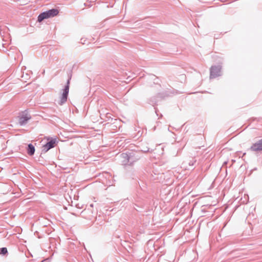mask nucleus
<instances>
[{
	"instance_id": "17",
	"label": "nucleus",
	"mask_w": 262,
	"mask_h": 262,
	"mask_svg": "<svg viewBox=\"0 0 262 262\" xmlns=\"http://www.w3.org/2000/svg\"><path fill=\"white\" fill-rule=\"evenodd\" d=\"M100 117H101V119H103L102 117H101V114H100Z\"/></svg>"
},
{
	"instance_id": "5",
	"label": "nucleus",
	"mask_w": 262,
	"mask_h": 262,
	"mask_svg": "<svg viewBox=\"0 0 262 262\" xmlns=\"http://www.w3.org/2000/svg\"><path fill=\"white\" fill-rule=\"evenodd\" d=\"M31 119V116L28 114L27 110H25L18 116V123L20 126H24L26 125L28 123V121Z\"/></svg>"
},
{
	"instance_id": "14",
	"label": "nucleus",
	"mask_w": 262,
	"mask_h": 262,
	"mask_svg": "<svg viewBox=\"0 0 262 262\" xmlns=\"http://www.w3.org/2000/svg\"><path fill=\"white\" fill-rule=\"evenodd\" d=\"M141 151L143 152H151L152 151V150H151V151H150L149 148H148L147 147H146V148H142L141 149Z\"/></svg>"
},
{
	"instance_id": "9",
	"label": "nucleus",
	"mask_w": 262,
	"mask_h": 262,
	"mask_svg": "<svg viewBox=\"0 0 262 262\" xmlns=\"http://www.w3.org/2000/svg\"><path fill=\"white\" fill-rule=\"evenodd\" d=\"M121 159V163L122 165H129V156L128 152L122 153L120 155Z\"/></svg>"
},
{
	"instance_id": "4",
	"label": "nucleus",
	"mask_w": 262,
	"mask_h": 262,
	"mask_svg": "<svg viewBox=\"0 0 262 262\" xmlns=\"http://www.w3.org/2000/svg\"><path fill=\"white\" fill-rule=\"evenodd\" d=\"M148 83L150 86L155 92L159 91L161 89V85L158 83L159 79L155 75L151 76L149 78Z\"/></svg>"
},
{
	"instance_id": "1",
	"label": "nucleus",
	"mask_w": 262,
	"mask_h": 262,
	"mask_svg": "<svg viewBox=\"0 0 262 262\" xmlns=\"http://www.w3.org/2000/svg\"><path fill=\"white\" fill-rule=\"evenodd\" d=\"M58 13L59 10L57 9L53 8L50 9L39 14L37 17V21L40 23L45 19L53 17L57 15Z\"/></svg>"
},
{
	"instance_id": "7",
	"label": "nucleus",
	"mask_w": 262,
	"mask_h": 262,
	"mask_svg": "<svg viewBox=\"0 0 262 262\" xmlns=\"http://www.w3.org/2000/svg\"><path fill=\"white\" fill-rule=\"evenodd\" d=\"M128 155L129 156V166L133 165L141 158V156L138 152H128Z\"/></svg>"
},
{
	"instance_id": "8",
	"label": "nucleus",
	"mask_w": 262,
	"mask_h": 262,
	"mask_svg": "<svg viewBox=\"0 0 262 262\" xmlns=\"http://www.w3.org/2000/svg\"><path fill=\"white\" fill-rule=\"evenodd\" d=\"M167 95L165 93H158L157 96L151 98L149 100V103L152 105H156L158 103L157 98L163 99L167 97Z\"/></svg>"
},
{
	"instance_id": "2",
	"label": "nucleus",
	"mask_w": 262,
	"mask_h": 262,
	"mask_svg": "<svg viewBox=\"0 0 262 262\" xmlns=\"http://www.w3.org/2000/svg\"><path fill=\"white\" fill-rule=\"evenodd\" d=\"M72 77V74H70L69 75V78L67 81V83L66 85L64 86V89H63V92L60 98V100L58 102V104L60 105H63L64 103H65L68 99V96L69 92V87H70V80L71 79Z\"/></svg>"
},
{
	"instance_id": "3",
	"label": "nucleus",
	"mask_w": 262,
	"mask_h": 262,
	"mask_svg": "<svg viewBox=\"0 0 262 262\" xmlns=\"http://www.w3.org/2000/svg\"><path fill=\"white\" fill-rule=\"evenodd\" d=\"M58 143L57 138H48L47 142L42 146V151L44 152H47L52 148H54Z\"/></svg>"
},
{
	"instance_id": "11",
	"label": "nucleus",
	"mask_w": 262,
	"mask_h": 262,
	"mask_svg": "<svg viewBox=\"0 0 262 262\" xmlns=\"http://www.w3.org/2000/svg\"><path fill=\"white\" fill-rule=\"evenodd\" d=\"M35 151V149L34 146L31 143L29 144L27 147L28 154L30 156H32L34 154Z\"/></svg>"
},
{
	"instance_id": "13",
	"label": "nucleus",
	"mask_w": 262,
	"mask_h": 262,
	"mask_svg": "<svg viewBox=\"0 0 262 262\" xmlns=\"http://www.w3.org/2000/svg\"><path fill=\"white\" fill-rule=\"evenodd\" d=\"M196 161V160L195 159V158H192V159L190 160L188 163L189 166H192L194 165V163H195Z\"/></svg>"
},
{
	"instance_id": "10",
	"label": "nucleus",
	"mask_w": 262,
	"mask_h": 262,
	"mask_svg": "<svg viewBox=\"0 0 262 262\" xmlns=\"http://www.w3.org/2000/svg\"><path fill=\"white\" fill-rule=\"evenodd\" d=\"M250 150L253 151H262V139L254 143L251 147Z\"/></svg>"
},
{
	"instance_id": "12",
	"label": "nucleus",
	"mask_w": 262,
	"mask_h": 262,
	"mask_svg": "<svg viewBox=\"0 0 262 262\" xmlns=\"http://www.w3.org/2000/svg\"><path fill=\"white\" fill-rule=\"evenodd\" d=\"M7 253H8V250H7V248L3 247V248H0V254L5 255Z\"/></svg>"
},
{
	"instance_id": "6",
	"label": "nucleus",
	"mask_w": 262,
	"mask_h": 262,
	"mask_svg": "<svg viewBox=\"0 0 262 262\" xmlns=\"http://www.w3.org/2000/svg\"><path fill=\"white\" fill-rule=\"evenodd\" d=\"M221 70L222 66L220 65L211 66L210 69V78H215L221 76Z\"/></svg>"
},
{
	"instance_id": "18",
	"label": "nucleus",
	"mask_w": 262,
	"mask_h": 262,
	"mask_svg": "<svg viewBox=\"0 0 262 262\" xmlns=\"http://www.w3.org/2000/svg\"><path fill=\"white\" fill-rule=\"evenodd\" d=\"M136 210L137 211H140V210H138L137 209H136Z\"/></svg>"
},
{
	"instance_id": "15",
	"label": "nucleus",
	"mask_w": 262,
	"mask_h": 262,
	"mask_svg": "<svg viewBox=\"0 0 262 262\" xmlns=\"http://www.w3.org/2000/svg\"><path fill=\"white\" fill-rule=\"evenodd\" d=\"M155 109L156 110H155L156 113H157V111L156 108H155ZM157 115H158V114H157Z\"/></svg>"
},
{
	"instance_id": "16",
	"label": "nucleus",
	"mask_w": 262,
	"mask_h": 262,
	"mask_svg": "<svg viewBox=\"0 0 262 262\" xmlns=\"http://www.w3.org/2000/svg\"><path fill=\"white\" fill-rule=\"evenodd\" d=\"M41 262H46V260H43Z\"/></svg>"
}]
</instances>
